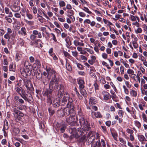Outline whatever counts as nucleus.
<instances>
[{
  "label": "nucleus",
  "instance_id": "nucleus-1",
  "mask_svg": "<svg viewBox=\"0 0 147 147\" xmlns=\"http://www.w3.org/2000/svg\"><path fill=\"white\" fill-rule=\"evenodd\" d=\"M46 71L47 72V78L48 79H51L49 90H53H53L57 91V96L61 98L64 92V87L62 84H59L60 80L59 74L50 67H47Z\"/></svg>",
  "mask_w": 147,
  "mask_h": 147
},
{
  "label": "nucleus",
  "instance_id": "nucleus-2",
  "mask_svg": "<svg viewBox=\"0 0 147 147\" xmlns=\"http://www.w3.org/2000/svg\"><path fill=\"white\" fill-rule=\"evenodd\" d=\"M67 92H65L64 96L62 99L61 100H60L61 106H63L67 104V107H69L70 106H72V104H73V100L71 98H70L69 95Z\"/></svg>",
  "mask_w": 147,
  "mask_h": 147
},
{
  "label": "nucleus",
  "instance_id": "nucleus-3",
  "mask_svg": "<svg viewBox=\"0 0 147 147\" xmlns=\"http://www.w3.org/2000/svg\"><path fill=\"white\" fill-rule=\"evenodd\" d=\"M52 92L53 90H49L48 89H47L46 90H44L42 92L43 96L47 97V104L49 105H51L52 103Z\"/></svg>",
  "mask_w": 147,
  "mask_h": 147
},
{
  "label": "nucleus",
  "instance_id": "nucleus-4",
  "mask_svg": "<svg viewBox=\"0 0 147 147\" xmlns=\"http://www.w3.org/2000/svg\"><path fill=\"white\" fill-rule=\"evenodd\" d=\"M81 129L78 128L77 130L76 128L72 126H69V132L71 134L70 136V138L73 139L74 138H78L79 137L78 134V132H80Z\"/></svg>",
  "mask_w": 147,
  "mask_h": 147
},
{
  "label": "nucleus",
  "instance_id": "nucleus-5",
  "mask_svg": "<svg viewBox=\"0 0 147 147\" xmlns=\"http://www.w3.org/2000/svg\"><path fill=\"white\" fill-rule=\"evenodd\" d=\"M80 124L84 130H88L89 129V125L87 121H85L84 117H82L79 119Z\"/></svg>",
  "mask_w": 147,
  "mask_h": 147
},
{
  "label": "nucleus",
  "instance_id": "nucleus-6",
  "mask_svg": "<svg viewBox=\"0 0 147 147\" xmlns=\"http://www.w3.org/2000/svg\"><path fill=\"white\" fill-rule=\"evenodd\" d=\"M38 35L37 37L38 38H41L42 37V36L40 32H38L36 30H34L32 31V34H31L30 37V39L32 41L35 40L36 39L37 36L36 35Z\"/></svg>",
  "mask_w": 147,
  "mask_h": 147
},
{
  "label": "nucleus",
  "instance_id": "nucleus-7",
  "mask_svg": "<svg viewBox=\"0 0 147 147\" xmlns=\"http://www.w3.org/2000/svg\"><path fill=\"white\" fill-rule=\"evenodd\" d=\"M77 120V117L70 116L66 118V122L69 124H73Z\"/></svg>",
  "mask_w": 147,
  "mask_h": 147
},
{
  "label": "nucleus",
  "instance_id": "nucleus-8",
  "mask_svg": "<svg viewBox=\"0 0 147 147\" xmlns=\"http://www.w3.org/2000/svg\"><path fill=\"white\" fill-rule=\"evenodd\" d=\"M90 133H89L87 136V137L88 138V143L90 144H92V143L96 140L95 136L93 134H91L89 135Z\"/></svg>",
  "mask_w": 147,
  "mask_h": 147
},
{
  "label": "nucleus",
  "instance_id": "nucleus-9",
  "mask_svg": "<svg viewBox=\"0 0 147 147\" xmlns=\"http://www.w3.org/2000/svg\"><path fill=\"white\" fill-rule=\"evenodd\" d=\"M23 80L24 85L26 88L27 90H31V88L32 87V86L30 84V82L26 79H25Z\"/></svg>",
  "mask_w": 147,
  "mask_h": 147
},
{
  "label": "nucleus",
  "instance_id": "nucleus-10",
  "mask_svg": "<svg viewBox=\"0 0 147 147\" xmlns=\"http://www.w3.org/2000/svg\"><path fill=\"white\" fill-rule=\"evenodd\" d=\"M56 98L53 101V105L54 107H59V106H61V102L60 98Z\"/></svg>",
  "mask_w": 147,
  "mask_h": 147
},
{
  "label": "nucleus",
  "instance_id": "nucleus-11",
  "mask_svg": "<svg viewBox=\"0 0 147 147\" xmlns=\"http://www.w3.org/2000/svg\"><path fill=\"white\" fill-rule=\"evenodd\" d=\"M20 9V7L18 5V2H15L11 8L12 11L14 12H18Z\"/></svg>",
  "mask_w": 147,
  "mask_h": 147
},
{
  "label": "nucleus",
  "instance_id": "nucleus-12",
  "mask_svg": "<svg viewBox=\"0 0 147 147\" xmlns=\"http://www.w3.org/2000/svg\"><path fill=\"white\" fill-rule=\"evenodd\" d=\"M72 107L71 106L69 107H70V108H69L70 112H69V115H70V116L77 117V116H76V111L74 110V107L73 104H72Z\"/></svg>",
  "mask_w": 147,
  "mask_h": 147
},
{
  "label": "nucleus",
  "instance_id": "nucleus-13",
  "mask_svg": "<svg viewBox=\"0 0 147 147\" xmlns=\"http://www.w3.org/2000/svg\"><path fill=\"white\" fill-rule=\"evenodd\" d=\"M102 94L104 95L103 99L105 100H107L111 97V96L110 94L106 91L102 92Z\"/></svg>",
  "mask_w": 147,
  "mask_h": 147
},
{
  "label": "nucleus",
  "instance_id": "nucleus-14",
  "mask_svg": "<svg viewBox=\"0 0 147 147\" xmlns=\"http://www.w3.org/2000/svg\"><path fill=\"white\" fill-rule=\"evenodd\" d=\"M91 115L93 117H96V118H101L102 117V115L100 112L98 111L96 112L92 111L91 113Z\"/></svg>",
  "mask_w": 147,
  "mask_h": 147
},
{
  "label": "nucleus",
  "instance_id": "nucleus-15",
  "mask_svg": "<svg viewBox=\"0 0 147 147\" xmlns=\"http://www.w3.org/2000/svg\"><path fill=\"white\" fill-rule=\"evenodd\" d=\"M96 139L91 144L92 147H99L101 146V143L100 140L97 141L96 140Z\"/></svg>",
  "mask_w": 147,
  "mask_h": 147
},
{
  "label": "nucleus",
  "instance_id": "nucleus-16",
  "mask_svg": "<svg viewBox=\"0 0 147 147\" xmlns=\"http://www.w3.org/2000/svg\"><path fill=\"white\" fill-rule=\"evenodd\" d=\"M33 65L35 68H40L41 67V65L40 60L36 58L35 60V63L33 64Z\"/></svg>",
  "mask_w": 147,
  "mask_h": 147
},
{
  "label": "nucleus",
  "instance_id": "nucleus-17",
  "mask_svg": "<svg viewBox=\"0 0 147 147\" xmlns=\"http://www.w3.org/2000/svg\"><path fill=\"white\" fill-rule=\"evenodd\" d=\"M79 85V89L84 88L85 86L84 85L85 84L84 81V80L80 79L79 80L78 83Z\"/></svg>",
  "mask_w": 147,
  "mask_h": 147
},
{
  "label": "nucleus",
  "instance_id": "nucleus-18",
  "mask_svg": "<svg viewBox=\"0 0 147 147\" xmlns=\"http://www.w3.org/2000/svg\"><path fill=\"white\" fill-rule=\"evenodd\" d=\"M26 30L25 28L22 27L20 31L18 32V34L22 36H25L27 35V33L26 32Z\"/></svg>",
  "mask_w": 147,
  "mask_h": 147
},
{
  "label": "nucleus",
  "instance_id": "nucleus-19",
  "mask_svg": "<svg viewBox=\"0 0 147 147\" xmlns=\"http://www.w3.org/2000/svg\"><path fill=\"white\" fill-rule=\"evenodd\" d=\"M57 115L61 117H63L64 116V113L63 112V109H61L58 110L57 112Z\"/></svg>",
  "mask_w": 147,
  "mask_h": 147
},
{
  "label": "nucleus",
  "instance_id": "nucleus-20",
  "mask_svg": "<svg viewBox=\"0 0 147 147\" xmlns=\"http://www.w3.org/2000/svg\"><path fill=\"white\" fill-rule=\"evenodd\" d=\"M97 102V99L95 97L91 98L89 100V104L90 105H93L96 103Z\"/></svg>",
  "mask_w": 147,
  "mask_h": 147
},
{
  "label": "nucleus",
  "instance_id": "nucleus-21",
  "mask_svg": "<svg viewBox=\"0 0 147 147\" xmlns=\"http://www.w3.org/2000/svg\"><path fill=\"white\" fill-rule=\"evenodd\" d=\"M84 88L80 89V91L81 94L84 97H86L87 96L88 94L86 90L84 89Z\"/></svg>",
  "mask_w": 147,
  "mask_h": 147
},
{
  "label": "nucleus",
  "instance_id": "nucleus-22",
  "mask_svg": "<svg viewBox=\"0 0 147 147\" xmlns=\"http://www.w3.org/2000/svg\"><path fill=\"white\" fill-rule=\"evenodd\" d=\"M22 56V55L20 53H16L15 56L16 61V62H18L21 59Z\"/></svg>",
  "mask_w": 147,
  "mask_h": 147
},
{
  "label": "nucleus",
  "instance_id": "nucleus-23",
  "mask_svg": "<svg viewBox=\"0 0 147 147\" xmlns=\"http://www.w3.org/2000/svg\"><path fill=\"white\" fill-rule=\"evenodd\" d=\"M16 65H13V63L10 64L9 66V70L10 71L15 72V71Z\"/></svg>",
  "mask_w": 147,
  "mask_h": 147
},
{
  "label": "nucleus",
  "instance_id": "nucleus-24",
  "mask_svg": "<svg viewBox=\"0 0 147 147\" xmlns=\"http://www.w3.org/2000/svg\"><path fill=\"white\" fill-rule=\"evenodd\" d=\"M74 43L75 45L76 46H84V44L82 42H80L77 40H74Z\"/></svg>",
  "mask_w": 147,
  "mask_h": 147
},
{
  "label": "nucleus",
  "instance_id": "nucleus-25",
  "mask_svg": "<svg viewBox=\"0 0 147 147\" xmlns=\"http://www.w3.org/2000/svg\"><path fill=\"white\" fill-rule=\"evenodd\" d=\"M9 128L8 123V121L6 119H5L4 121V126L3 129L7 130Z\"/></svg>",
  "mask_w": 147,
  "mask_h": 147
},
{
  "label": "nucleus",
  "instance_id": "nucleus-26",
  "mask_svg": "<svg viewBox=\"0 0 147 147\" xmlns=\"http://www.w3.org/2000/svg\"><path fill=\"white\" fill-rule=\"evenodd\" d=\"M35 73H36V74L34 73V75H36V77L38 79H40L42 78V74L40 73V72L36 71Z\"/></svg>",
  "mask_w": 147,
  "mask_h": 147
},
{
  "label": "nucleus",
  "instance_id": "nucleus-27",
  "mask_svg": "<svg viewBox=\"0 0 147 147\" xmlns=\"http://www.w3.org/2000/svg\"><path fill=\"white\" fill-rule=\"evenodd\" d=\"M63 109V112L64 113V115H69L70 112L69 108H65Z\"/></svg>",
  "mask_w": 147,
  "mask_h": 147
},
{
  "label": "nucleus",
  "instance_id": "nucleus-28",
  "mask_svg": "<svg viewBox=\"0 0 147 147\" xmlns=\"http://www.w3.org/2000/svg\"><path fill=\"white\" fill-rule=\"evenodd\" d=\"M38 12L41 15L42 14V13L43 16L45 17L47 19L49 20H50L49 18L40 9H38Z\"/></svg>",
  "mask_w": 147,
  "mask_h": 147
},
{
  "label": "nucleus",
  "instance_id": "nucleus-29",
  "mask_svg": "<svg viewBox=\"0 0 147 147\" xmlns=\"http://www.w3.org/2000/svg\"><path fill=\"white\" fill-rule=\"evenodd\" d=\"M24 65L26 68H28V67L30 66L31 65L28 61L25 60L24 63Z\"/></svg>",
  "mask_w": 147,
  "mask_h": 147
},
{
  "label": "nucleus",
  "instance_id": "nucleus-30",
  "mask_svg": "<svg viewBox=\"0 0 147 147\" xmlns=\"http://www.w3.org/2000/svg\"><path fill=\"white\" fill-rule=\"evenodd\" d=\"M130 93L131 95L133 97H136L137 95V92L133 90L131 91Z\"/></svg>",
  "mask_w": 147,
  "mask_h": 147
},
{
  "label": "nucleus",
  "instance_id": "nucleus-31",
  "mask_svg": "<svg viewBox=\"0 0 147 147\" xmlns=\"http://www.w3.org/2000/svg\"><path fill=\"white\" fill-rule=\"evenodd\" d=\"M65 40L66 43L68 45L70 46L71 45V44L70 41V40L69 36L67 37Z\"/></svg>",
  "mask_w": 147,
  "mask_h": 147
},
{
  "label": "nucleus",
  "instance_id": "nucleus-32",
  "mask_svg": "<svg viewBox=\"0 0 147 147\" xmlns=\"http://www.w3.org/2000/svg\"><path fill=\"white\" fill-rule=\"evenodd\" d=\"M22 110L20 108H19L16 106H14L13 107V112L16 114L18 113V112L19 111V110Z\"/></svg>",
  "mask_w": 147,
  "mask_h": 147
},
{
  "label": "nucleus",
  "instance_id": "nucleus-33",
  "mask_svg": "<svg viewBox=\"0 0 147 147\" xmlns=\"http://www.w3.org/2000/svg\"><path fill=\"white\" fill-rule=\"evenodd\" d=\"M111 134L114 139L115 140L117 141V137L118 136V134L117 133L115 132H112Z\"/></svg>",
  "mask_w": 147,
  "mask_h": 147
},
{
  "label": "nucleus",
  "instance_id": "nucleus-34",
  "mask_svg": "<svg viewBox=\"0 0 147 147\" xmlns=\"http://www.w3.org/2000/svg\"><path fill=\"white\" fill-rule=\"evenodd\" d=\"M76 64L78 68L80 70H83L84 69V68L83 66L81 64L78 63L76 62Z\"/></svg>",
  "mask_w": 147,
  "mask_h": 147
},
{
  "label": "nucleus",
  "instance_id": "nucleus-35",
  "mask_svg": "<svg viewBox=\"0 0 147 147\" xmlns=\"http://www.w3.org/2000/svg\"><path fill=\"white\" fill-rule=\"evenodd\" d=\"M103 21L105 24H107V25H113V24L111 22L105 19H103Z\"/></svg>",
  "mask_w": 147,
  "mask_h": 147
},
{
  "label": "nucleus",
  "instance_id": "nucleus-36",
  "mask_svg": "<svg viewBox=\"0 0 147 147\" xmlns=\"http://www.w3.org/2000/svg\"><path fill=\"white\" fill-rule=\"evenodd\" d=\"M102 65L106 66L108 69H111V67L109 66L108 64L105 61H102Z\"/></svg>",
  "mask_w": 147,
  "mask_h": 147
},
{
  "label": "nucleus",
  "instance_id": "nucleus-37",
  "mask_svg": "<svg viewBox=\"0 0 147 147\" xmlns=\"http://www.w3.org/2000/svg\"><path fill=\"white\" fill-rule=\"evenodd\" d=\"M66 67L67 70L69 71H71L72 70V69L71 66L70 64L68 63H67L66 65Z\"/></svg>",
  "mask_w": 147,
  "mask_h": 147
},
{
  "label": "nucleus",
  "instance_id": "nucleus-38",
  "mask_svg": "<svg viewBox=\"0 0 147 147\" xmlns=\"http://www.w3.org/2000/svg\"><path fill=\"white\" fill-rule=\"evenodd\" d=\"M59 5L60 7H63L65 5V3L63 1L60 0L59 2Z\"/></svg>",
  "mask_w": 147,
  "mask_h": 147
},
{
  "label": "nucleus",
  "instance_id": "nucleus-39",
  "mask_svg": "<svg viewBox=\"0 0 147 147\" xmlns=\"http://www.w3.org/2000/svg\"><path fill=\"white\" fill-rule=\"evenodd\" d=\"M21 88V87H15V89L17 93H18L19 94H20V93Z\"/></svg>",
  "mask_w": 147,
  "mask_h": 147
},
{
  "label": "nucleus",
  "instance_id": "nucleus-40",
  "mask_svg": "<svg viewBox=\"0 0 147 147\" xmlns=\"http://www.w3.org/2000/svg\"><path fill=\"white\" fill-rule=\"evenodd\" d=\"M82 9L83 10H84V11L88 13L89 14H91L92 13V12L90 11H89V9L88 8L86 7H84V8H82Z\"/></svg>",
  "mask_w": 147,
  "mask_h": 147
},
{
  "label": "nucleus",
  "instance_id": "nucleus-41",
  "mask_svg": "<svg viewBox=\"0 0 147 147\" xmlns=\"http://www.w3.org/2000/svg\"><path fill=\"white\" fill-rule=\"evenodd\" d=\"M134 123L136 126H137L139 129L141 127V125L140 123L138 121H134Z\"/></svg>",
  "mask_w": 147,
  "mask_h": 147
},
{
  "label": "nucleus",
  "instance_id": "nucleus-42",
  "mask_svg": "<svg viewBox=\"0 0 147 147\" xmlns=\"http://www.w3.org/2000/svg\"><path fill=\"white\" fill-rule=\"evenodd\" d=\"M49 113H50V115L52 116L55 113V111L54 110L52 109L51 108H49L48 109Z\"/></svg>",
  "mask_w": 147,
  "mask_h": 147
},
{
  "label": "nucleus",
  "instance_id": "nucleus-43",
  "mask_svg": "<svg viewBox=\"0 0 147 147\" xmlns=\"http://www.w3.org/2000/svg\"><path fill=\"white\" fill-rule=\"evenodd\" d=\"M139 140L140 141H144L145 139V137L142 135H140L138 136Z\"/></svg>",
  "mask_w": 147,
  "mask_h": 147
},
{
  "label": "nucleus",
  "instance_id": "nucleus-44",
  "mask_svg": "<svg viewBox=\"0 0 147 147\" xmlns=\"http://www.w3.org/2000/svg\"><path fill=\"white\" fill-rule=\"evenodd\" d=\"M123 87L124 90V92L125 94H129V90L128 89L126 88V86L124 85L123 86Z\"/></svg>",
  "mask_w": 147,
  "mask_h": 147
},
{
  "label": "nucleus",
  "instance_id": "nucleus-45",
  "mask_svg": "<svg viewBox=\"0 0 147 147\" xmlns=\"http://www.w3.org/2000/svg\"><path fill=\"white\" fill-rule=\"evenodd\" d=\"M118 114L120 117L122 118L124 114V112L122 110H119L118 111Z\"/></svg>",
  "mask_w": 147,
  "mask_h": 147
},
{
  "label": "nucleus",
  "instance_id": "nucleus-46",
  "mask_svg": "<svg viewBox=\"0 0 147 147\" xmlns=\"http://www.w3.org/2000/svg\"><path fill=\"white\" fill-rule=\"evenodd\" d=\"M26 11V9L24 8H22L21 9V12L20 11V13L21 14L22 16H24L25 15V13Z\"/></svg>",
  "mask_w": 147,
  "mask_h": 147
},
{
  "label": "nucleus",
  "instance_id": "nucleus-47",
  "mask_svg": "<svg viewBox=\"0 0 147 147\" xmlns=\"http://www.w3.org/2000/svg\"><path fill=\"white\" fill-rule=\"evenodd\" d=\"M15 118V120L17 122H18V121L21 120V117L18 115H16L14 116Z\"/></svg>",
  "mask_w": 147,
  "mask_h": 147
},
{
  "label": "nucleus",
  "instance_id": "nucleus-48",
  "mask_svg": "<svg viewBox=\"0 0 147 147\" xmlns=\"http://www.w3.org/2000/svg\"><path fill=\"white\" fill-rule=\"evenodd\" d=\"M13 131L16 134H18L20 132V130L18 128H14Z\"/></svg>",
  "mask_w": 147,
  "mask_h": 147
},
{
  "label": "nucleus",
  "instance_id": "nucleus-49",
  "mask_svg": "<svg viewBox=\"0 0 147 147\" xmlns=\"http://www.w3.org/2000/svg\"><path fill=\"white\" fill-rule=\"evenodd\" d=\"M111 97L113 100L115 102H117L118 101V98L117 96L116 95L114 96H112Z\"/></svg>",
  "mask_w": 147,
  "mask_h": 147
},
{
  "label": "nucleus",
  "instance_id": "nucleus-50",
  "mask_svg": "<svg viewBox=\"0 0 147 147\" xmlns=\"http://www.w3.org/2000/svg\"><path fill=\"white\" fill-rule=\"evenodd\" d=\"M142 116L143 120L146 122H147V117L146 115L145 114L143 113Z\"/></svg>",
  "mask_w": 147,
  "mask_h": 147
},
{
  "label": "nucleus",
  "instance_id": "nucleus-51",
  "mask_svg": "<svg viewBox=\"0 0 147 147\" xmlns=\"http://www.w3.org/2000/svg\"><path fill=\"white\" fill-rule=\"evenodd\" d=\"M135 32L136 34L140 33L142 32V30L141 28H139L137 29V30H135Z\"/></svg>",
  "mask_w": 147,
  "mask_h": 147
},
{
  "label": "nucleus",
  "instance_id": "nucleus-52",
  "mask_svg": "<svg viewBox=\"0 0 147 147\" xmlns=\"http://www.w3.org/2000/svg\"><path fill=\"white\" fill-rule=\"evenodd\" d=\"M124 67L123 66H121L120 67V71L121 74H124Z\"/></svg>",
  "mask_w": 147,
  "mask_h": 147
},
{
  "label": "nucleus",
  "instance_id": "nucleus-53",
  "mask_svg": "<svg viewBox=\"0 0 147 147\" xmlns=\"http://www.w3.org/2000/svg\"><path fill=\"white\" fill-rule=\"evenodd\" d=\"M19 44L21 46H24V40L22 38H20L19 40Z\"/></svg>",
  "mask_w": 147,
  "mask_h": 147
},
{
  "label": "nucleus",
  "instance_id": "nucleus-54",
  "mask_svg": "<svg viewBox=\"0 0 147 147\" xmlns=\"http://www.w3.org/2000/svg\"><path fill=\"white\" fill-rule=\"evenodd\" d=\"M10 35L9 33H7L4 35V37L5 38L7 39H8V41H9L10 38Z\"/></svg>",
  "mask_w": 147,
  "mask_h": 147
},
{
  "label": "nucleus",
  "instance_id": "nucleus-55",
  "mask_svg": "<svg viewBox=\"0 0 147 147\" xmlns=\"http://www.w3.org/2000/svg\"><path fill=\"white\" fill-rule=\"evenodd\" d=\"M126 131L127 133L130 134H133L134 133V131L133 130L130 129L129 128H127L126 129Z\"/></svg>",
  "mask_w": 147,
  "mask_h": 147
},
{
  "label": "nucleus",
  "instance_id": "nucleus-56",
  "mask_svg": "<svg viewBox=\"0 0 147 147\" xmlns=\"http://www.w3.org/2000/svg\"><path fill=\"white\" fill-rule=\"evenodd\" d=\"M72 55L74 57H77L78 55V53L76 51H72Z\"/></svg>",
  "mask_w": 147,
  "mask_h": 147
},
{
  "label": "nucleus",
  "instance_id": "nucleus-57",
  "mask_svg": "<svg viewBox=\"0 0 147 147\" xmlns=\"http://www.w3.org/2000/svg\"><path fill=\"white\" fill-rule=\"evenodd\" d=\"M119 140L123 144H125L126 142V141L124 139L122 138H119Z\"/></svg>",
  "mask_w": 147,
  "mask_h": 147
},
{
  "label": "nucleus",
  "instance_id": "nucleus-58",
  "mask_svg": "<svg viewBox=\"0 0 147 147\" xmlns=\"http://www.w3.org/2000/svg\"><path fill=\"white\" fill-rule=\"evenodd\" d=\"M29 60L30 62L31 63H34L35 61L34 58L32 56H30V57Z\"/></svg>",
  "mask_w": 147,
  "mask_h": 147
},
{
  "label": "nucleus",
  "instance_id": "nucleus-59",
  "mask_svg": "<svg viewBox=\"0 0 147 147\" xmlns=\"http://www.w3.org/2000/svg\"><path fill=\"white\" fill-rule=\"evenodd\" d=\"M27 95H23V96H21L23 98L25 101H28V99L27 97Z\"/></svg>",
  "mask_w": 147,
  "mask_h": 147
},
{
  "label": "nucleus",
  "instance_id": "nucleus-60",
  "mask_svg": "<svg viewBox=\"0 0 147 147\" xmlns=\"http://www.w3.org/2000/svg\"><path fill=\"white\" fill-rule=\"evenodd\" d=\"M76 94L79 99L80 100H82L83 99L82 96L78 92L76 93Z\"/></svg>",
  "mask_w": 147,
  "mask_h": 147
},
{
  "label": "nucleus",
  "instance_id": "nucleus-61",
  "mask_svg": "<svg viewBox=\"0 0 147 147\" xmlns=\"http://www.w3.org/2000/svg\"><path fill=\"white\" fill-rule=\"evenodd\" d=\"M5 19L9 23H11L12 22V19L7 16L5 17Z\"/></svg>",
  "mask_w": 147,
  "mask_h": 147
},
{
  "label": "nucleus",
  "instance_id": "nucleus-62",
  "mask_svg": "<svg viewBox=\"0 0 147 147\" xmlns=\"http://www.w3.org/2000/svg\"><path fill=\"white\" fill-rule=\"evenodd\" d=\"M127 73L129 74H133L134 73V71L132 69H129L127 71Z\"/></svg>",
  "mask_w": 147,
  "mask_h": 147
},
{
  "label": "nucleus",
  "instance_id": "nucleus-63",
  "mask_svg": "<svg viewBox=\"0 0 147 147\" xmlns=\"http://www.w3.org/2000/svg\"><path fill=\"white\" fill-rule=\"evenodd\" d=\"M86 138V136H85V134H84L80 139V142H83L85 140Z\"/></svg>",
  "mask_w": 147,
  "mask_h": 147
},
{
  "label": "nucleus",
  "instance_id": "nucleus-64",
  "mask_svg": "<svg viewBox=\"0 0 147 147\" xmlns=\"http://www.w3.org/2000/svg\"><path fill=\"white\" fill-rule=\"evenodd\" d=\"M14 16L17 18H21V15L20 13H16L14 14Z\"/></svg>",
  "mask_w": 147,
  "mask_h": 147
}]
</instances>
